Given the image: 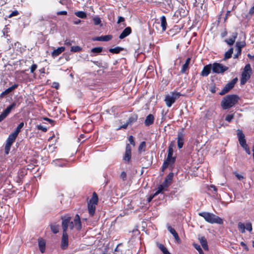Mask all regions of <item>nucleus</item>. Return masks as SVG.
I'll return each mask as SVG.
<instances>
[{
    "label": "nucleus",
    "mask_w": 254,
    "mask_h": 254,
    "mask_svg": "<svg viewBox=\"0 0 254 254\" xmlns=\"http://www.w3.org/2000/svg\"><path fill=\"white\" fill-rule=\"evenodd\" d=\"M62 228L63 232H66L69 227L70 229H72L75 227L77 230H79L81 228V224L79 216L77 214L74 219V221H71V217L69 216H64L62 218Z\"/></svg>",
    "instance_id": "obj_1"
},
{
    "label": "nucleus",
    "mask_w": 254,
    "mask_h": 254,
    "mask_svg": "<svg viewBox=\"0 0 254 254\" xmlns=\"http://www.w3.org/2000/svg\"><path fill=\"white\" fill-rule=\"evenodd\" d=\"M239 99V97L237 95H227L223 98L221 101V107L224 110L228 109L236 104Z\"/></svg>",
    "instance_id": "obj_2"
},
{
    "label": "nucleus",
    "mask_w": 254,
    "mask_h": 254,
    "mask_svg": "<svg viewBox=\"0 0 254 254\" xmlns=\"http://www.w3.org/2000/svg\"><path fill=\"white\" fill-rule=\"evenodd\" d=\"M198 214L202 217L206 222L210 224H222L223 223V220L222 218L212 213L202 212L199 213Z\"/></svg>",
    "instance_id": "obj_3"
},
{
    "label": "nucleus",
    "mask_w": 254,
    "mask_h": 254,
    "mask_svg": "<svg viewBox=\"0 0 254 254\" xmlns=\"http://www.w3.org/2000/svg\"><path fill=\"white\" fill-rule=\"evenodd\" d=\"M98 201V197L97 194L95 192L93 193V195L91 199L88 202V210L89 214L91 216H93L95 211L96 205H97V203Z\"/></svg>",
    "instance_id": "obj_4"
},
{
    "label": "nucleus",
    "mask_w": 254,
    "mask_h": 254,
    "mask_svg": "<svg viewBox=\"0 0 254 254\" xmlns=\"http://www.w3.org/2000/svg\"><path fill=\"white\" fill-rule=\"evenodd\" d=\"M182 95L180 92H172L166 96L165 102L168 107H171L175 101Z\"/></svg>",
    "instance_id": "obj_5"
},
{
    "label": "nucleus",
    "mask_w": 254,
    "mask_h": 254,
    "mask_svg": "<svg viewBox=\"0 0 254 254\" xmlns=\"http://www.w3.org/2000/svg\"><path fill=\"white\" fill-rule=\"evenodd\" d=\"M252 70L251 65L249 64H247L244 68V70L242 73V76L241 78V84L242 85L245 84L247 81L250 78L251 74L252 73Z\"/></svg>",
    "instance_id": "obj_6"
},
{
    "label": "nucleus",
    "mask_w": 254,
    "mask_h": 254,
    "mask_svg": "<svg viewBox=\"0 0 254 254\" xmlns=\"http://www.w3.org/2000/svg\"><path fill=\"white\" fill-rule=\"evenodd\" d=\"M212 65V70L213 73H223L228 69V67L222 64L214 63Z\"/></svg>",
    "instance_id": "obj_7"
},
{
    "label": "nucleus",
    "mask_w": 254,
    "mask_h": 254,
    "mask_svg": "<svg viewBox=\"0 0 254 254\" xmlns=\"http://www.w3.org/2000/svg\"><path fill=\"white\" fill-rule=\"evenodd\" d=\"M16 106V103L14 102L11 104L7 106V108L2 111L0 115V123L8 116L12 110L14 109Z\"/></svg>",
    "instance_id": "obj_8"
},
{
    "label": "nucleus",
    "mask_w": 254,
    "mask_h": 254,
    "mask_svg": "<svg viewBox=\"0 0 254 254\" xmlns=\"http://www.w3.org/2000/svg\"><path fill=\"white\" fill-rule=\"evenodd\" d=\"M237 81L238 78L237 77L234 78L225 85L222 91L220 92L219 94L223 95L227 93L230 89H232L234 87Z\"/></svg>",
    "instance_id": "obj_9"
},
{
    "label": "nucleus",
    "mask_w": 254,
    "mask_h": 254,
    "mask_svg": "<svg viewBox=\"0 0 254 254\" xmlns=\"http://www.w3.org/2000/svg\"><path fill=\"white\" fill-rule=\"evenodd\" d=\"M238 227L239 230L242 233H244L246 229L250 232L253 230L252 225L250 222L246 223V224H244L242 222H239L238 225Z\"/></svg>",
    "instance_id": "obj_10"
},
{
    "label": "nucleus",
    "mask_w": 254,
    "mask_h": 254,
    "mask_svg": "<svg viewBox=\"0 0 254 254\" xmlns=\"http://www.w3.org/2000/svg\"><path fill=\"white\" fill-rule=\"evenodd\" d=\"M68 246V235L66 232H63L61 242V248L63 250H65Z\"/></svg>",
    "instance_id": "obj_11"
},
{
    "label": "nucleus",
    "mask_w": 254,
    "mask_h": 254,
    "mask_svg": "<svg viewBox=\"0 0 254 254\" xmlns=\"http://www.w3.org/2000/svg\"><path fill=\"white\" fill-rule=\"evenodd\" d=\"M237 136L238 137V140L241 146L243 147H245V145H247L246 143V140L245 138V135L243 133V131L241 130L238 129L237 131Z\"/></svg>",
    "instance_id": "obj_12"
},
{
    "label": "nucleus",
    "mask_w": 254,
    "mask_h": 254,
    "mask_svg": "<svg viewBox=\"0 0 254 254\" xmlns=\"http://www.w3.org/2000/svg\"><path fill=\"white\" fill-rule=\"evenodd\" d=\"M184 143V134L183 132H179L177 136V145L179 149L183 147Z\"/></svg>",
    "instance_id": "obj_13"
},
{
    "label": "nucleus",
    "mask_w": 254,
    "mask_h": 254,
    "mask_svg": "<svg viewBox=\"0 0 254 254\" xmlns=\"http://www.w3.org/2000/svg\"><path fill=\"white\" fill-rule=\"evenodd\" d=\"M212 65L211 64H209L204 66L201 72V75L202 76H207L210 73Z\"/></svg>",
    "instance_id": "obj_14"
},
{
    "label": "nucleus",
    "mask_w": 254,
    "mask_h": 254,
    "mask_svg": "<svg viewBox=\"0 0 254 254\" xmlns=\"http://www.w3.org/2000/svg\"><path fill=\"white\" fill-rule=\"evenodd\" d=\"M238 33L237 32H234L232 33V36L228 39H226L225 42L229 46L233 45L237 37Z\"/></svg>",
    "instance_id": "obj_15"
},
{
    "label": "nucleus",
    "mask_w": 254,
    "mask_h": 254,
    "mask_svg": "<svg viewBox=\"0 0 254 254\" xmlns=\"http://www.w3.org/2000/svg\"><path fill=\"white\" fill-rule=\"evenodd\" d=\"M131 32V29L130 27H126L119 36V38L123 39L128 36Z\"/></svg>",
    "instance_id": "obj_16"
},
{
    "label": "nucleus",
    "mask_w": 254,
    "mask_h": 254,
    "mask_svg": "<svg viewBox=\"0 0 254 254\" xmlns=\"http://www.w3.org/2000/svg\"><path fill=\"white\" fill-rule=\"evenodd\" d=\"M17 135L13 132L9 135L6 142V144L11 146L15 141Z\"/></svg>",
    "instance_id": "obj_17"
},
{
    "label": "nucleus",
    "mask_w": 254,
    "mask_h": 254,
    "mask_svg": "<svg viewBox=\"0 0 254 254\" xmlns=\"http://www.w3.org/2000/svg\"><path fill=\"white\" fill-rule=\"evenodd\" d=\"M154 121V117L152 114L148 115L145 120L144 124L146 126H149L153 124Z\"/></svg>",
    "instance_id": "obj_18"
},
{
    "label": "nucleus",
    "mask_w": 254,
    "mask_h": 254,
    "mask_svg": "<svg viewBox=\"0 0 254 254\" xmlns=\"http://www.w3.org/2000/svg\"><path fill=\"white\" fill-rule=\"evenodd\" d=\"M65 50L64 47H61L53 51L52 55L53 57H56Z\"/></svg>",
    "instance_id": "obj_19"
},
{
    "label": "nucleus",
    "mask_w": 254,
    "mask_h": 254,
    "mask_svg": "<svg viewBox=\"0 0 254 254\" xmlns=\"http://www.w3.org/2000/svg\"><path fill=\"white\" fill-rule=\"evenodd\" d=\"M199 240L203 249L205 251H208V246L205 238L204 237H201L199 238Z\"/></svg>",
    "instance_id": "obj_20"
},
{
    "label": "nucleus",
    "mask_w": 254,
    "mask_h": 254,
    "mask_svg": "<svg viewBox=\"0 0 254 254\" xmlns=\"http://www.w3.org/2000/svg\"><path fill=\"white\" fill-rule=\"evenodd\" d=\"M103 48L101 47H96L92 49L90 51L91 56H96L97 54L102 51Z\"/></svg>",
    "instance_id": "obj_21"
},
{
    "label": "nucleus",
    "mask_w": 254,
    "mask_h": 254,
    "mask_svg": "<svg viewBox=\"0 0 254 254\" xmlns=\"http://www.w3.org/2000/svg\"><path fill=\"white\" fill-rule=\"evenodd\" d=\"M112 38V36L110 35L102 36L96 38L95 40L99 41H109Z\"/></svg>",
    "instance_id": "obj_22"
},
{
    "label": "nucleus",
    "mask_w": 254,
    "mask_h": 254,
    "mask_svg": "<svg viewBox=\"0 0 254 254\" xmlns=\"http://www.w3.org/2000/svg\"><path fill=\"white\" fill-rule=\"evenodd\" d=\"M38 245L40 251L42 253H43L45 251V242L42 239H39L38 240Z\"/></svg>",
    "instance_id": "obj_23"
},
{
    "label": "nucleus",
    "mask_w": 254,
    "mask_h": 254,
    "mask_svg": "<svg viewBox=\"0 0 254 254\" xmlns=\"http://www.w3.org/2000/svg\"><path fill=\"white\" fill-rule=\"evenodd\" d=\"M161 20V26L162 28V31L164 32L166 30L167 23L166 17L164 15L162 16L160 18Z\"/></svg>",
    "instance_id": "obj_24"
},
{
    "label": "nucleus",
    "mask_w": 254,
    "mask_h": 254,
    "mask_svg": "<svg viewBox=\"0 0 254 254\" xmlns=\"http://www.w3.org/2000/svg\"><path fill=\"white\" fill-rule=\"evenodd\" d=\"M246 46L245 41L237 42L236 44V50L238 51L239 53L242 52V49Z\"/></svg>",
    "instance_id": "obj_25"
},
{
    "label": "nucleus",
    "mask_w": 254,
    "mask_h": 254,
    "mask_svg": "<svg viewBox=\"0 0 254 254\" xmlns=\"http://www.w3.org/2000/svg\"><path fill=\"white\" fill-rule=\"evenodd\" d=\"M167 228L168 231L173 235L176 240L177 241H179V237L177 233L176 232L174 228H172L170 226H168Z\"/></svg>",
    "instance_id": "obj_26"
},
{
    "label": "nucleus",
    "mask_w": 254,
    "mask_h": 254,
    "mask_svg": "<svg viewBox=\"0 0 254 254\" xmlns=\"http://www.w3.org/2000/svg\"><path fill=\"white\" fill-rule=\"evenodd\" d=\"M173 176L174 175L173 173H170L167 175L165 180L164 182L163 183V185L165 187H167L168 183H170L171 182V181L173 179Z\"/></svg>",
    "instance_id": "obj_27"
},
{
    "label": "nucleus",
    "mask_w": 254,
    "mask_h": 254,
    "mask_svg": "<svg viewBox=\"0 0 254 254\" xmlns=\"http://www.w3.org/2000/svg\"><path fill=\"white\" fill-rule=\"evenodd\" d=\"M124 48L120 47H116L114 48H111L109 49V52L113 54H118L121 51H123Z\"/></svg>",
    "instance_id": "obj_28"
},
{
    "label": "nucleus",
    "mask_w": 254,
    "mask_h": 254,
    "mask_svg": "<svg viewBox=\"0 0 254 254\" xmlns=\"http://www.w3.org/2000/svg\"><path fill=\"white\" fill-rule=\"evenodd\" d=\"M157 246L164 254H171L163 245L158 244Z\"/></svg>",
    "instance_id": "obj_29"
},
{
    "label": "nucleus",
    "mask_w": 254,
    "mask_h": 254,
    "mask_svg": "<svg viewBox=\"0 0 254 254\" xmlns=\"http://www.w3.org/2000/svg\"><path fill=\"white\" fill-rule=\"evenodd\" d=\"M60 226L55 223L51 225V229L54 234H57L59 232Z\"/></svg>",
    "instance_id": "obj_30"
},
{
    "label": "nucleus",
    "mask_w": 254,
    "mask_h": 254,
    "mask_svg": "<svg viewBox=\"0 0 254 254\" xmlns=\"http://www.w3.org/2000/svg\"><path fill=\"white\" fill-rule=\"evenodd\" d=\"M24 124L23 122L20 123L17 127L15 130L13 132L14 133L18 135V133L20 132L21 128L24 127Z\"/></svg>",
    "instance_id": "obj_31"
},
{
    "label": "nucleus",
    "mask_w": 254,
    "mask_h": 254,
    "mask_svg": "<svg viewBox=\"0 0 254 254\" xmlns=\"http://www.w3.org/2000/svg\"><path fill=\"white\" fill-rule=\"evenodd\" d=\"M146 148V143L145 141L140 143L138 147V152L141 153L142 151H145Z\"/></svg>",
    "instance_id": "obj_32"
},
{
    "label": "nucleus",
    "mask_w": 254,
    "mask_h": 254,
    "mask_svg": "<svg viewBox=\"0 0 254 254\" xmlns=\"http://www.w3.org/2000/svg\"><path fill=\"white\" fill-rule=\"evenodd\" d=\"M233 53V48H230L228 51H227L225 54V59H228L232 57V55Z\"/></svg>",
    "instance_id": "obj_33"
},
{
    "label": "nucleus",
    "mask_w": 254,
    "mask_h": 254,
    "mask_svg": "<svg viewBox=\"0 0 254 254\" xmlns=\"http://www.w3.org/2000/svg\"><path fill=\"white\" fill-rule=\"evenodd\" d=\"M75 14L76 16L81 18H85L87 16L86 13L82 11L76 12Z\"/></svg>",
    "instance_id": "obj_34"
},
{
    "label": "nucleus",
    "mask_w": 254,
    "mask_h": 254,
    "mask_svg": "<svg viewBox=\"0 0 254 254\" xmlns=\"http://www.w3.org/2000/svg\"><path fill=\"white\" fill-rule=\"evenodd\" d=\"M81 50L82 48L78 46H72L71 47L70 49V51L72 52H78L81 51Z\"/></svg>",
    "instance_id": "obj_35"
},
{
    "label": "nucleus",
    "mask_w": 254,
    "mask_h": 254,
    "mask_svg": "<svg viewBox=\"0 0 254 254\" xmlns=\"http://www.w3.org/2000/svg\"><path fill=\"white\" fill-rule=\"evenodd\" d=\"M164 188L166 187L163 185V183L162 184V185L159 186L156 191L154 193L155 195H157V194L161 192L162 191L164 190Z\"/></svg>",
    "instance_id": "obj_36"
},
{
    "label": "nucleus",
    "mask_w": 254,
    "mask_h": 254,
    "mask_svg": "<svg viewBox=\"0 0 254 254\" xmlns=\"http://www.w3.org/2000/svg\"><path fill=\"white\" fill-rule=\"evenodd\" d=\"M18 86V85L16 84H13L11 87L8 88L6 89L4 91V93H7L8 94L11 92L13 90H14L15 88H17Z\"/></svg>",
    "instance_id": "obj_37"
},
{
    "label": "nucleus",
    "mask_w": 254,
    "mask_h": 254,
    "mask_svg": "<svg viewBox=\"0 0 254 254\" xmlns=\"http://www.w3.org/2000/svg\"><path fill=\"white\" fill-rule=\"evenodd\" d=\"M131 158V152L126 151L124 159L128 162Z\"/></svg>",
    "instance_id": "obj_38"
},
{
    "label": "nucleus",
    "mask_w": 254,
    "mask_h": 254,
    "mask_svg": "<svg viewBox=\"0 0 254 254\" xmlns=\"http://www.w3.org/2000/svg\"><path fill=\"white\" fill-rule=\"evenodd\" d=\"M61 160H54L52 162V164L55 166H59V167H63L64 166V164L61 163Z\"/></svg>",
    "instance_id": "obj_39"
},
{
    "label": "nucleus",
    "mask_w": 254,
    "mask_h": 254,
    "mask_svg": "<svg viewBox=\"0 0 254 254\" xmlns=\"http://www.w3.org/2000/svg\"><path fill=\"white\" fill-rule=\"evenodd\" d=\"M194 247L195 248L196 250H197L199 253V254H204L200 247V246L196 244H193Z\"/></svg>",
    "instance_id": "obj_40"
},
{
    "label": "nucleus",
    "mask_w": 254,
    "mask_h": 254,
    "mask_svg": "<svg viewBox=\"0 0 254 254\" xmlns=\"http://www.w3.org/2000/svg\"><path fill=\"white\" fill-rule=\"evenodd\" d=\"M234 114H229L226 116L225 118V120L230 123L232 121V120L234 119Z\"/></svg>",
    "instance_id": "obj_41"
},
{
    "label": "nucleus",
    "mask_w": 254,
    "mask_h": 254,
    "mask_svg": "<svg viewBox=\"0 0 254 254\" xmlns=\"http://www.w3.org/2000/svg\"><path fill=\"white\" fill-rule=\"evenodd\" d=\"M166 161L169 162L171 164H173L175 161V158L173 157V155H171L170 157L169 156V155H167Z\"/></svg>",
    "instance_id": "obj_42"
},
{
    "label": "nucleus",
    "mask_w": 254,
    "mask_h": 254,
    "mask_svg": "<svg viewBox=\"0 0 254 254\" xmlns=\"http://www.w3.org/2000/svg\"><path fill=\"white\" fill-rule=\"evenodd\" d=\"M93 21L95 25H97L101 22V19L98 17H96L93 18Z\"/></svg>",
    "instance_id": "obj_43"
},
{
    "label": "nucleus",
    "mask_w": 254,
    "mask_h": 254,
    "mask_svg": "<svg viewBox=\"0 0 254 254\" xmlns=\"http://www.w3.org/2000/svg\"><path fill=\"white\" fill-rule=\"evenodd\" d=\"M189 67V65L187 64H184L182 66V68L181 69V72L182 73H185L186 71L188 69Z\"/></svg>",
    "instance_id": "obj_44"
},
{
    "label": "nucleus",
    "mask_w": 254,
    "mask_h": 254,
    "mask_svg": "<svg viewBox=\"0 0 254 254\" xmlns=\"http://www.w3.org/2000/svg\"><path fill=\"white\" fill-rule=\"evenodd\" d=\"M137 120V117H132L128 119L127 124H131Z\"/></svg>",
    "instance_id": "obj_45"
},
{
    "label": "nucleus",
    "mask_w": 254,
    "mask_h": 254,
    "mask_svg": "<svg viewBox=\"0 0 254 254\" xmlns=\"http://www.w3.org/2000/svg\"><path fill=\"white\" fill-rule=\"evenodd\" d=\"M128 141L130 144L132 145L133 146L135 145V142L134 141V138L132 135H130L129 136Z\"/></svg>",
    "instance_id": "obj_46"
},
{
    "label": "nucleus",
    "mask_w": 254,
    "mask_h": 254,
    "mask_svg": "<svg viewBox=\"0 0 254 254\" xmlns=\"http://www.w3.org/2000/svg\"><path fill=\"white\" fill-rule=\"evenodd\" d=\"M169 164H171V163H169V162H168V161H167L166 160L164 162V163H163V164L162 165V170H163V171H164L165 169H166L168 167V166L169 165Z\"/></svg>",
    "instance_id": "obj_47"
},
{
    "label": "nucleus",
    "mask_w": 254,
    "mask_h": 254,
    "mask_svg": "<svg viewBox=\"0 0 254 254\" xmlns=\"http://www.w3.org/2000/svg\"><path fill=\"white\" fill-rule=\"evenodd\" d=\"M120 178L123 180L125 181L127 179V174L125 172H123L120 175Z\"/></svg>",
    "instance_id": "obj_48"
},
{
    "label": "nucleus",
    "mask_w": 254,
    "mask_h": 254,
    "mask_svg": "<svg viewBox=\"0 0 254 254\" xmlns=\"http://www.w3.org/2000/svg\"><path fill=\"white\" fill-rule=\"evenodd\" d=\"M72 42H73L71 40H69V39H66L64 41V44L66 46H69L72 45Z\"/></svg>",
    "instance_id": "obj_49"
},
{
    "label": "nucleus",
    "mask_w": 254,
    "mask_h": 254,
    "mask_svg": "<svg viewBox=\"0 0 254 254\" xmlns=\"http://www.w3.org/2000/svg\"><path fill=\"white\" fill-rule=\"evenodd\" d=\"M11 146L5 144V153L6 154H8L9 153V150L10 149Z\"/></svg>",
    "instance_id": "obj_50"
},
{
    "label": "nucleus",
    "mask_w": 254,
    "mask_h": 254,
    "mask_svg": "<svg viewBox=\"0 0 254 254\" xmlns=\"http://www.w3.org/2000/svg\"><path fill=\"white\" fill-rule=\"evenodd\" d=\"M37 67V65L36 64H33L30 67V72L33 73Z\"/></svg>",
    "instance_id": "obj_51"
},
{
    "label": "nucleus",
    "mask_w": 254,
    "mask_h": 254,
    "mask_svg": "<svg viewBox=\"0 0 254 254\" xmlns=\"http://www.w3.org/2000/svg\"><path fill=\"white\" fill-rule=\"evenodd\" d=\"M18 11L17 10H15L12 11L10 15H9V17H11L12 16H16L18 14Z\"/></svg>",
    "instance_id": "obj_52"
},
{
    "label": "nucleus",
    "mask_w": 254,
    "mask_h": 254,
    "mask_svg": "<svg viewBox=\"0 0 254 254\" xmlns=\"http://www.w3.org/2000/svg\"><path fill=\"white\" fill-rule=\"evenodd\" d=\"M245 150L246 151V152L249 154H251V151H250V148L248 146V145H245V147H243Z\"/></svg>",
    "instance_id": "obj_53"
},
{
    "label": "nucleus",
    "mask_w": 254,
    "mask_h": 254,
    "mask_svg": "<svg viewBox=\"0 0 254 254\" xmlns=\"http://www.w3.org/2000/svg\"><path fill=\"white\" fill-rule=\"evenodd\" d=\"M240 245L245 249L246 251H249V248L247 247V245L244 242H241L240 243Z\"/></svg>",
    "instance_id": "obj_54"
},
{
    "label": "nucleus",
    "mask_w": 254,
    "mask_h": 254,
    "mask_svg": "<svg viewBox=\"0 0 254 254\" xmlns=\"http://www.w3.org/2000/svg\"><path fill=\"white\" fill-rule=\"evenodd\" d=\"M38 128L40 130H41L43 131H47V128L46 127H43V126L40 125L38 126Z\"/></svg>",
    "instance_id": "obj_55"
},
{
    "label": "nucleus",
    "mask_w": 254,
    "mask_h": 254,
    "mask_svg": "<svg viewBox=\"0 0 254 254\" xmlns=\"http://www.w3.org/2000/svg\"><path fill=\"white\" fill-rule=\"evenodd\" d=\"M235 175H236V177H237V178H238V180H242V179H243V178H244V177H243V176L242 175H240V174H238V173H235Z\"/></svg>",
    "instance_id": "obj_56"
},
{
    "label": "nucleus",
    "mask_w": 254,
    "mask_h": 254,
    "mask_svg": "<svg viewBox=\"0 0 254 254\" xmlns=\"http://www.w3.org/2000/svg\"><path fill=\"white\" fill-rule=\"evenodd\" d=\"M173 149L168 148V155H169V156L170 157L171 155H173Z\"/></svg>",
    "instance_id": "obj_57"
},
{
    "label": "nucleus",
    "mask_w": 254,
    "mask_h": 254,
    "mask_svg": "<svg viewBox=\"0 0 254 254\" xmlns=\"http://www.w3.org/2000/svg\"><path fill=\"white\" fill-rule=\"evenodd\" d=\"M57 15H66L67 11H60L57 12Z\"/></svg>",
    "instance_id": "obj_58"
},
{
    "label": "nucleus",
    "mask_w": 254,
    "mask_h": 254,
    "mask_svg": "<svg viewBox=\"0 0 254 254\" xmlns=\"http://www.w3.org/2000/svg\"><path fill=\"white\" fill-rule=\"evenodd\" d=\"M125 21V18L123 17L119 16L117 23H120Z\"/></svg>",
    "instance_id": "obj_59"
},
{
    "label": "nucleus",
    "mask_w": 254,
    "mask_h": 254,
    "mask_svg": "<svg viewBox=\"0 0 254 254\" xmlns=\"http://www.w3.org/2000/svg\"><path fill=\"white\" fill-rule=\"evenodd\" d=\"M126 151L131 152V147L129 144L126 145Z\"/></svg>",
    "instance_id": "obj_60"
},
{
    "label": "nucleus",
    "mask_w": 254,
    "mask_h": 254,
    "mask_svg": "<svg viewBox=\"0 0 254 254\" xmlns=\"http://www.w3.org/2000/svg\"><path fill=\"white\" fill-rule=\"evenodd\" d=\"M254 13V5L250 9L249 14L252 15Z\"/></svg>",
    "instance_id": "obj_61"
},
{
    "label": "nucleus",
    "mask_w": 254,
    "mask_h": 254,
    "mask_svg": "<svg viewBox=\"0 0 254 254\" xmlns=\"http://www.w3.org/2000/svg\"><path fill=\"white\" fill-rule=\"evenodd\" d=\"M237 51V53L234 55V59L238 58V57L241 54V53H242V52H240V53H239L238 51Z\"/></svg>",
    "instance_id": "obj_62"
},
{
    "label": "nucleus",
    "mask_w": 254,
    "mask_h": 254,
    "mask_svg": "<svg viewBox=\"0 0 254 254\" xmlns=\"http://www.w3.org/2000/svg\"><path fill=\"white\" fill-rule=\"evenodd\" d=\"M156 196L155 194L154 193L153 195L149 196V197L148 198V202H150L151 201V200Z\"/></svg>",
    "instance_id": "obj_63"
},
{
    "label": "nucleus",
    "mask_w": 254,
    "mask_h": 254,
    "mask_svg": "<svg viewBox=\"0 0 254 254\" xmlns=\"http://www.w3.org/2000/svg\"><path fill=\"white\" fill-rule=\"evenodd\" d=\"M7 0H0V5H2L6 3Z\"/></svg>",
    "instance_id": "obj_64"
}]
</instances>
